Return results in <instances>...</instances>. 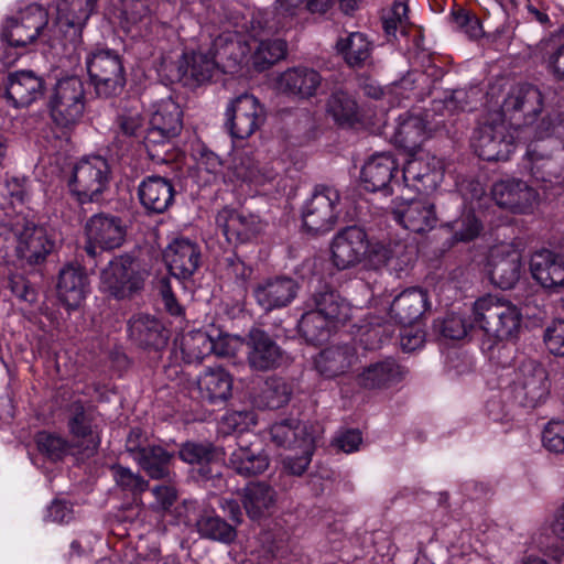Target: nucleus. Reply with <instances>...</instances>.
Instances as JSON below:
<instances>
[{
  "label": "nucleus",
  "instance_id": "nucleus-55",
  "mask_svg": "<svg viewBox=\"0 0 564 564\" xmlns=\"http://www.w3.org/2000/svg\"><path fill=\"white\" fill-rule=\"evenodd\" d=\"M471 326L473 325L463 315L456 313H451L443 319H438L434 323V328L443 337L453 340L463 339Z\"/></svg>",
  "mask_w": 564,
  "mask_h": 564
},
{
  "label": "nucleus",
  "instance_id": "nucleus-45",
  "mask_svg": "<svg viewBox=\"0 0 564 564\" xmlns=\"http://www.w3.org/2000/svg\"><path fill=\"white\" fill-rule=\"evenodd\" d=\"M325 110L339 126H351L358 118L356 99L347 91L337 89L332 91L325 104Z\"/></svg>",
  "mask_w": 564,
  "mask_h": 564
},
{
  "label": "nucleus",
  "instance_id": "nucleus-38",
  "mask_svg": "<svg viewBox=\"0 0 564 564\" xmlns=\"http://www.w3.org/2000/svg\"><path fill=\"white\" fill-rule=\"evenodd\" d=\"M427 305V292L421 288H410L394 297L390 315L402 325H411L422 316Z\"/></svg>",
  "mask_w": 564,
  "mask_h": 564
},
{
  "label": "nucleus",
  "instance_id": "nucleus-56",
  "mask_svg": "<svg viewBox=\"0 0 564 564\" xmlns=\"http://www.w3.org/2000/svg\"><path fill=\"white\" fill-rule=\"evenodd\" d=\"M111 471L116 485L122 490L137 495L148 489L149 482L140 474L133 473L128 467L113 465Z\"/></svg>",
  "mask_w": 564,
  "mask_h": 564
},
{
  "label": "nucleus",
  "instance_id": "nucleus-39",
  "mask_svg": "<svg viewBox=\"0 0 564 564\" xmlns=\"http://www.w3.org/2000/svg\"><path fill=\"white\" fill-rule=\"evenodd\" d=\"M357 361L355 348L336 345L323 349L315 358L316 370L326 378H335L348 371Z\"/></svg>",
  "mask_w": 564,
  "mask_h": 564
},
{
  "label": "nucleus",
  "instance_id": "nucleus-26",
  "mask_svg": "<svg viewBox=\"0 0 564 564\" xmlns=\"http://www.w3.org/2000/svg\"><path fill=\"white\" fill-rule=\"evenodd\" d=\"M164 259L173 276L178 280H187L199 268L202 252L196 242L186 238H178L167 246Z\"/></svg>",
  "mask_w": 564,
  "mask_h": 564
},
{
  "label": "nucleus",
  "instance_id": "nucleus-21",
  "mask_svg": "<svg viewBox=\"0 0 564 564\" xmlns=\"http://www.w3.org/2000/svg\"><path fill=\"white\" fill-rule=\"evenodd\" d=\"M247 362L256 371H268L279 367L283 351L263 329L253 327L245 338Z\"/></svg>",
  "mask_w": 564,
  "mask_h": 564
},
{
  "label": "nucleus",
  "instance_id": "nucleus-14",
  "mask_svg": "<svg viewBox=\"0 0 564 564\" xmlns=\"http://www.w3.org/2000/svg\"><path fill=\"white\" fill-rule=\"evenodd\" d=\"M104 291L116 299H126L143 286V278L132 257L124 254L109 261L100 273Z\"/></svg>",
  "mask_w": 564,
  "mask_h": 564
},
{
  "label": "nucleus",
  "instance_id": "nucleus-20",
  "mask_svg": "<svg viewBox=\"0 0 564 564\" xmlns=\"http://www.w3.org/2000/svg\"><path fill=\"white\" fill-rule=\"evenodd\" d=\"M404 376V367L394 358L387 357L360 368L355 376V382L364 390H386L401 382Z\"/></svg>",
  "mask_w": 564,
  "mask_h": 564
},
{
  "label": "nucleus",
  "instance_id": "nucleus-62",
  "mask_svg": "<svg viewBox=\"0 0 564 564\" xmlns=\"http://www.w3.org/2000/svg\"><path fill=\"white\" fill-rule=\"evenodd\" d=\"M408 7L402 2H395L389 13L383 18V29L388 35H394L398 30L405 32L408 24Z\"/></svg>",
  "mask_w": 564,
  "mask_h": 564
},
{
  "label": "nucleus",
  "instance_id": "nucleus-28",
  "mask_svg": "<svg viewBox=\"0 0 564 564\" xmlns=\"http://www.w3.org/2000/svg\"><path fill=\"white\" fill-rule=\"evenodd\" d=\"M403 180L419 193L432 192L443 180L442 163L435 158H412L404 164Z\"/></svg>",
  "mask_w": 564,
  "mask_h": 564
},
{
  "label": "nucleus",
  "instance_id": "nucleus-57",
  "mask_svg": "<svg viewBox=\"0 0 564 564\" xmlns=\"http://www.w3.org/2000/svg\"><path fill=\"white\" fill-rule=\"evenodd\" d=\"M36 445L42 454L54 462L62 459L68 451V444L64 438L47 432H40L36 435Z\"/></svg>",
  "mask_w": 564,
  "mask_h": 564
},
{
  "label": "nucleus",
  "instance_id": "nucleus-52",
  "mask_svg": "<svg viewBox=\"0 0 564 564\" xmlns=\"http://www.w3.org/2000/svg\"><path fill=\"white\" fill-rule=\"evenodd\" d=\"M332 324L313 308H307L299 321L297 326L306 341L317 344L327 339Z\"/></svg>",
  "mask_w": 564,
  "mask_h": 564
},
{
  "label": "nucleus",
  "instance_id": "nucleus-46",
  "mask_svg": "<svg viewBox=\"0 0 564 564\" xmlns=\"http://www.w3.org/2000/svg\"><path fill=\"white\" fill-rule=\"evenodd\" d=\"M196 528L203 538L221 543H230L237 536L235 527L214 511H204L196 521Z\"/></svg>",
  "mask_w": 564,
  "mask_h": 564
},
{
  "label": "nucleus",
  "instance_id": "nucleus-61",
  "mask_svg": "<svg viewBox=\"0 0 564 564\" xmlns=\"http://www.w3.org/2000/svg\"><path fill=\"white\" fill-rule=\"evenodd\" d=\"M543 446L553 453H564V421H550L542 433Z\"/></svg>",
  "mask_w": 564,
  "mask_h": 564
},
{
  "label": "nucleus",
  "instance_id": "nucleus-17",
  "mask_svg": "<svg viewBox=\"0 0 564 564\" xmlns=\"http://www.w3.org/2000/svg\"><path fill=\"white\" fill-rule=\"evenodd\" d=\"M299 292L297 282L286 275H276L258 281L252 295L257 304L270 312L290 305Z\"/></svg>",
  "mask_w": 564,
  "mask_h": 564
},
{
  "label": "nucleus",
  "instance_id": "nucleus-5",
  "mask_svg": "<svg viewBox=\"0 0 564 564\" xmlns=\"http://www.w3.org/2000/svg\"><path fill=\"white\" fill-rule=\"evenodd\" d=\"M110 166L99 155L87 156L77 162L68 182L70 193L79 204L98 202L108 187Z\"/></svg>",
  "mask_w": 564,
  "mask_h": 564
},
{
  "label": "nucleus",
  "instance_id": "nucleus-27",
  "mask_svg": "<svg viewBox=\"0 0 564 564\" xmlns=\"http://www.w3.org/2000/svg\"><path fill=\"white\" fill-rule=\"evenodd\" d=\"M129 338L140 348L161 350L169 341V332L154 316L133 315L128 322Z\"/></svg>",
  "mask_w": 564,
  "mask_h": 564
},
{
  "label": "nucleus",
  "instance_id": "nucleus-9",
  "mask_svg": "<svg viewBox=\"0 0 564 564\" xmlns=\"http://www.w3.org/2000/svg\"><path fill=\"white\" fill-rule=\"evenodd\" d=\"M510 388L513 400L518 404L535 408L549 395V373L536 360H523L514 370Z\"/></svg>",
  "mask_w": 564,
  "mask_h": 564
},
{
  "label": "nucleus",
  "instance_id": "nucleus-59",
  "mask_svg": "<svg viewBox=\"0 0 564 564\" xmlns=\"http://www.w3.org/2000/svg\"><path fill=\"white\" fill-rule=\"evenodd\" d=\"M468 95L464 89H455L445 93L443 98L434 99L432 102V111L444 116L446 112L453 113L458 110H464L468 104Z\"/></svg>",
  "mask_w": 564,
  "mask_h": 564
},
{
  "label": "nucleus",
  "instance_id": "nucleus-18",
  "mask_svg": "<svg viewBox=\"0 0 564 564\" xmlns=\"http://www.w3.org/2000/svg\"><path fill=\"white\" fill-rule=\"evenodd\" d=\"M216 224L227 241L241 245L251 241L262 230L258 216L243 209L224 207L216 216Z\"/></svg>",
  "mask_w": 564,
  "mask_h": 564
},
{
  "label": "nucleus",
  "instance_id": "nucleus-31",
  "mask_svg": "<svg viewBox=\"0 0 564 564\" xmlns=\"http://www.w3.org/2000/svg\"><path fill=\"white\" fill-rule=\"evenodd\" d=\"M138 196L148 213L162 214L173 204L175 189L171 180L151 175L139 184Z\"/></svg>",
  "mask_w": 564,
  "mask_h": 564
},
{
  "label": "nucleus",
  "instance_id": "nucleus-33",
  "mask_svg": "<svg viewBox=\"0 0 564 564\" xmlns=\"http://www.w3.org/2000/svg\"><path fill=\"white\" fill-rule=\"evenodd\" d=\"M196 390L202 401L210 404L225 402L231 397L232 377L223 367H208L196 379Z\"/></svg>",
  "mask_w": 564,
  "mask_h": 564
},
{
  "label": "nucleus",
  "instance_id": "nucleus-44",
  "mask_svg": "<svg viewBox=\"0 0 564 564\" xmlns=\"http://www.w3.org/2000/svg\"><path fill=\"white\" fill-rule=\"evenodd\" d=\"M174 454L160 445H147L141 455L137 456V463L152 479H164L170 476V467Z\"/></svg>",
  "mask_w": 564,
  "mask_h": 564
},
{
  "label": "nucleus",
  "instance_id": "nucleus-1",
  "mask_svg": "<svg viewBox=\"0 0 564 564\" xmlns=\"http://www.w3.org/2000/svg\"><path fill=\"white\" fill-rule=\"evenodd\" d=\"M2 37L13 47H26L37 39H43L51 46L64 43L61 34L54 33V24L48 25L46 9L36 3L26 6L8 19Z\"/></svg>",
  "mask_w": 564,
  "mask_h": 564
},
{
  "label": "nucleus",
  "instance_id": "nucleus-53",
  "mask_svg": "<svg viewBox=\"0 0 564 564\" xmlns=\"http://www.w3.org/2000/svg\"><path fill=\"white\" fill-rule=\"evenodd\" d=\"M180 458L191 465H199V473L203 478H209L210 469L206 467L214 458V447L212 444L186 442L178 452Z\"/></svg>",
  "mask_w": 564,
  "mask_h": 564
},
{
  "label": "nucleus",
  "instance_id": "nucleus-63",
  "mask_svg": "<svg viewBox=\"0 0 564 564\" xmlns=\"http://www.w3.org/2000/svg\"><path fill=\"white\" fill-rule=\"evenodd\" d=\"M117 126L122 135L131 138L142 128L143 119L137 109L124 110L117 117Z\"/></svg>",
  "mask_w": 564,
  "mask_h": 564
},
{
  "label": "nucleus",
  "instance_id": "nucleus-36",
  "mask_svg": "<svg viewBox=\"0 0 564 564\" xmlns=\"http://www.w3.org/2000/svg\"><path fill=\"white\" fill-rule=\"evenodd\" d=\"M306 308H313L333 324H343L350 318V305L328 286L315 291L305 302Z\"/></svg>",
  "mask_w": 564,
  "mask_h": 564
},
{
  "label": "nucleus",
  "instance_id": "nucleus-58",
  "mask_svg": "<svg viewBox=\"0 0 564 564\" xmlns=\"http://www.w3.org/2000/svg\"><path fill=\"white\" fill-rule=\"evenodd\" d=\"M316 444L313 443L312 436H306L303 446L299 448L301 451L300 456H286L283 458L284 469L294 476L303 475L311 463Z\"/></svg>",
  "mask_w": 564,
  "mask_h": 564
},
{
  "label": "nucleus",
  "instance_id": "nucleus-23",
  "mask_svg": "<svg viewBox=\"0 0 564 564\" xmlns=\"http://www.w3.org/2000/svg\"><path fill=\"white\" fill-rule=\"evenodd\" d=\"M6 98L15 108L28 107L39 100L45 90L44 80L35 72H11L4 82Z\"/></svg>",
  "mask_w": 564,
  "mask_h": 564
},
{
  "label": "nucleus",
  "instance_id": "nucleus-32",
  "mask_svg": "<svg viewBox=\"0 0 564 564\" xmlns=\"http://www.w3.org/2000/svg\"><path fill=\"white\" fill-rule=\"evenodd\" d=\"M530 271L543 288H564V256L542 249L530 260Z\"/></svg>",
  "mask_w": 564,
  "mask_h": 564
},
{
  "label": "nucleus",
  "instance_id": "nucleus-16",
  "mask_svg": "<svg viewBox=\"0 0 564 564\" xmlns=\"http://www.w3.org/2000/svg\"><path fill=\"white\" fill-rule=\"evenodd\" d=\"M264 121L263 108L251 95H241L237 97L227 109L226 126L235 139H247Z\"/></svg>",
  "mask_w": 564,
  "mask_h": 564
},
{
  "label": "nucleus",
  "instance_id": "nucleus-50",
  "mask_svg": "<svg viewBox=\"0 0 564 564\" xmlns=\"http://www.w3.org/2000/svg\"><path fill=\"white\" fill-rule=\"evenodd\" d=\"M293 394V387L283 378L270 377L265 380L260 399L268 409H280L286 405Z\"/></svg>",
  "mask_w": 564,
  "mask_h": 564
},
{
  "label": "nucleus",
  "instance_id": "nucleus-7",
  "mask_svg": "<svg viewBox=\"0 0 564 564\" xmlns=\"http://www.w3.org/2000/svg\"><path fill=\"white\" fill-rule=\"evenodd\" d=\"M183 127L182 110L172 99L165 98L153 106L149 128L143 138L144 147L152 159H160L159 148H164L178 135Z\"/></svg>",
  "mask_w": 564,
  "mask_h": 564
},
{
  "label": "nucleus",
  "instance_id": "nucleus-24",
  "mask_svg": "<svg viewBox=\"0 0 564 564\" xmlns=\"http://www.w3.org/2000/svg\"><path fill=\"white\" fill-rule=\"evenodd\" d=\"M491 196L498 206L513 213H527L538 199L536 191L519 178H506L494 183Z\"/></svg>",
  "mask_w": 564,
  "mask_h": 564
},
{
  "label": "nucleus",
  "instance_id": "nucleus-42",
  "mask_svg": "<svg viewBox=\"0 0 564 564\" xmlns=\"http://www.w3.org/2000/svg\"><path fill=\"white\" fill-rule=\"evenodd\" d=\"M336 51L351 68L364 67L371 58L372 42L362 32H349L340 35L336 42Z\"/></svg>",
  "mask_w": 564,
  "mask_h": 564
},
{
  "label": "nucleus",
  "instance_id": "nucleus-25",
  "mask_svg": "<svg viewBox=\"0 0 564 564\" xmlns=\"http://www.w3.org/2000/svg\"><path fill=\"white\" fill-rule=\"evenodd\" d=\"M392 215L397 223L415 234L429 231L437 223L435 206L426 199L401 200L397 203Z\"/></svg>",
  "mask_w": 564,
  "mask_h": 564
},
{
  "label": "nucleus",
  "instance_id": "nucleus-48",
  "mask_svg": "<svg viewBox=\"0 0 564 564\" xmlns=\"http://www.w3.org/2000/svg\"><path fill=\"white\" fill-rule=\"evenodd\" d=\"M213 338L205 332L194 330L183 335L181 351L187 364L200 362L213 351Z\"/></svg>",
  "mask_w": 564,
  "mask_h": 564
},
{
  "label": "nucleus",
  "instance_id": "nucleus-22",
  "mask_svg": "<svg viewBox=\"0 0 564 564\" xmlns=\"http://www.w3.org/2000/svg\"><path fill=\"white\" fill-rule=\"evenodd\" d=\"M368 238L366 231L358 226H348L333 239L332 257L339 270H345L362 261L367 252Z\"/></svg>",
  "mask_w": 564,
  "mask_h": 564
},
{
  "label": "nucleus",
  "instance_id": "nucleus-64",
  "mask_svg": "<svg viewBox=\"0 0 564 564\" xmlns=\"http://www.w3.org/2000/svg\"><path fill=\"white\" fill-rule=\"evenodd\" d=\"M455 238L459 241H470L476 238L481 229V225L473 214L464 215L455 223Z\"/></svg>",
  "mask_w": 564,
  "mask_h": 564
},
{
  "label": "nucleus",
  "instance_id": "nucleus-41",
  "mask_svg": "<svg viewBox=\"0 0 564 564\" xmlns=\"http://www.w3.org/2000/svg\"><path fill=\"white\" fill-rule=\"evenodd\" d=\"M398 164L389 153L373 154L361 170V182L365 189L377 192L384 189L392 181Z\"/></svg>",
  "mask_w": 564,
  "mask_h": 564
},
{
  "label": "nucleus",
  "instance_id": "nucleus-47",
  "mask_svg": "<svg viewBox=\"0 0 564 564\" xmlns=\"http://www.w3.org/2000/svg\"><path fill=\"white\" fill-rule=\"evenodd\" d=\"M403 248V245L391 241L368 240L367 252L362 257L364 267L368 270H381L389 265Z\"/></svg>",
  "mask_w": 564,
  "mask_h": 564
},
{
  "label": "nucleus",
  "instance_id": "nucleus-2",
  "mask_svg": "<svg viewBox=\"0 0 564 564\" xmlns=\"http://www.w3.org/2000/svg\"><path fill=\"white\" fill-rule=\"evenodd\" d=\"M522 314L508 300L488 295L474 304V322L486 335L497 340L516 338L521 327Z\"/></svg>",
  "mask_w": 564,
  "mask_h": 564
},
{
  "label": "nucleus",
  "instance_id": "nucleus-34",
  "mask_svg": "<svg viewBox=\"0 0 564 564\" xmlns=\"http://www.w3.org/2000/svg\"><path fill=\"white\" fill-rule=\"evenodd\" d=\"M270 465L267 453L253 444L239 443L227 459V466L241 477L263 474Z\"/></svg>",
  "mask_w": 564,
  "mask_h": 564
},
{
  "label": "nucleus",
  "instance_id": "nucleus-13",
  "mask_svg": "<svg viewBox=\"0 0 564 564\" xmlns=\"http://www.w3.org/2000/svg\"><path fill=\"white\" fill-rule=\"evenodd\" d=\"M87 242L85 251L95 258L100 250H112L120 248L127 236L124 220L116 215L99 213L93 215L85 225Z\"/></svg>",
  "mask_w": 564,
  "mask_h": 564
},
{
  "label": "nucleus",
  "instance_id": "nucleus-6",
  "mask_svg": "<svg viewBox=\"0 0 564 564\" xmlns=\"http://www.w3.org/2000/svg\"><path fill=\"white\" fill-rule=\"evenodd\" d=\"M86 67L95 91L100 97L119 95L126 85L120 56L112 50L98 48L86 57Z\"/></svg>",
  "mask_w": 564,
  "mask_h": 564
},
{
  "label": "nucleus",
  "instance_id": "nucleus-49",
  "mask_svg": "<svg viewBox=\"0 0 564 564\" xmlns=\"http://www.w3.org/2000/svg\"><path fill=\"white\" fill-rule=\"evenodd\" d=\"M285 54V41L281 39H261L254 47L252 63L256 69L264 70L282 59Z\"/></svg>",
  "mask_w": 564,
  "mask_h": 564
},
{
  "label": "nucleus",
  "instance_id": "nucleus-3",
  "mask_svg": "<svg viewBox=\"0 0 564 564\" xmlns=\"http://www.w3.org/2000/svg\"><path fill=\"white\" fill-rule=\"evenodd\" d=\"M17 242L15 253L30 265L44 262L53 251L55 241L47 229L26 217H17L6 225Z\"/></svg>",
  "mask_w": 564,
  "mask_h": 564
},
{
  "label": "nucleus",
  "instance_id": "nucleus-8",
  "mask_svg": "<svg viewBox=\"0 0 564 564\" xmlns=\"http://www.w3.org/2000/svg\"><path fill=\"white\" fill-rule=\"evenodd\" d=\"M543 111L541 90L528 83L516 84L506 94L501 115L514 129L531 126Z\"/></svg>",
  "mask_w": 564,
  "mask_h": 564
},
{
  "label": "nucleus",
  "instance_id": "nucleus-37",
  "mask_svg": "<svg viewBox=\"0 0 564 564\" xmlns=\"http://www.w3.org/2000/svg\"><path fill=\"white\" fill-rule=\"evenodd\" d=\"M95 411L91 406H85L82 402H73L69 406L68 429L75 438L86 441L84 453L94 455L100 444L98 434L93 429Z\"/></svg>",
  "mask_w": 564,
  "mask_h": 564
},
{
  "label": "nucleus",
  "instance_id": "nucleus-54",
  "mask_svg": "<svg viewBox=\"0 0 564 564\" xmlns=\"http://www.w3.org/2000/svg\"><path fill=\"white\" fill-rule=\"evenodd\" d=\"M541 58L546 68L558 79H564V44L557 46L552 39L539 44Z\"/></svg>",
  "mask_w": 564,
  "mask_h": 564
},
{
  "label": "nucleus",
  "instance_id": "nucleus-43",
  "mask_svg": "<svg viewBox=\"0 0 564 564\" xmlns=\"http://www.w3.org/2000/svg\"><path fill=\"white\" fill-rule=\"evenodd\" d=\"M218 63L215 61V55L212 51L207 53H193L185 55L183 62L178 66L181 79L186 85H200L208 82Z\"/></svg>",
  "mask_w": 564,
  "mask_h": 564
},
{
  "label": "nucleus",
  "instance_id": "nucleus-19",
  "mask_svg": "<svg viewBox=\"0 0 564 564\" xmlns=\"http://www.w3.org/2000/svg\"><path fill=\"white\" fill-rule=\"evenodd\" d=\"M522 270L521 254L509 245L496 246L490 250L488 273L492 284L502 290L512 289Z\"/></svg>",
  "mask_w": 564,
  "mask_h": 564
},
{
  "label": "nucleus",
  "instance_id": "nucleus-4",
  "mask_svg": "<svg viewBox=\"0 0 564 564\" xmlns=\"http://www.w3.org/2000/svg\"><path fill=\"white\" fill-rule=\"evenodd\" d=\"M85 106V84L78 76L57 80L50 98V113L55 124L73 128L83 118Z\"/></svg>",
  "mask_w": 564,
  "mask_h": 564
},
{
  "label": "nucleus",
  "instance_id": "nucleus-12",
  "mask_svg": "<svg viewBox=\"0 0 564 564\" xmlns=\"http://www.w3.org/2000/svg\"><path fill=\"white\" fill-rule=\"evenodd\" d=\"M97 0H56L54 33L61 34L63 46L76 51L83 40L82 32L93 13Z\"/></svg>",
  "mask_w": 564,
  "mask_h": 564
},
{
  "label": "nucleus",
  "instance_id": "nucleus-29",
  "mask_svg": "<svg viewBox=\"0 0 564 564\" xmlns=\"http://www.w3.org/2000/svg\"><path fill=\"white\" fill-rule=\"evenodd\" d=\"M322 82L323 78L316 69L296 66L281 73L276 85L279 90L286 95L308 99L317 94Z\"/></svg>",
  "mask_w": 564,
  "mask_h": 564
},
{
  "label": "nucleus",
  "instance_id": "nucleus-30",
  "mask_svg": "<svg viewBox=\"0 0 564 564\" xmlns=\"http://www.w3.org/2000/svg\"><path fill=\"white\" fill-rule=\"evenodd\" d=\"M323 434L318 423H303L296 419H285L275 422L270 427L271 440L278 445L286 448H300L303 446L306 436H312L313 443H317Z\"/></svg>",
  "mask_w": 564,
  "mask_h": 564
},
{
  "label": "nucleus",
  "instance_id": "nucleus-51",
  "mask_svg": "<svg viewBox=\"0 0 564 564\" xmlns=\"http://www.w3.org/2000/svg\"><path fill=\"white\" fill-rule=\"evenodd\" d=\"M397 143L409 152H415L425 140V128L421 119L409 117L399 123L395 131Z\"/></svg>",
  "mask_w": 564,
  "mask_h": 564
},
{
  "label": "nucleus",
  "instance_id": "nucleus-11",
  "mask_svg": "<svg viewBox=\"0 0 564 564\" xmlns=\"http://www.w3.org/2000/svg\"><path fill=\"white\" fill-rule=\"evenodd\" d=\"M340 195L328 185H317L302 209L303 225L307 231L319 234L333 229L337 217Z\"/></svg>",
  "mask_w": 564,
  "mask_h": 564
},
{
  "label": "nucleus",
  "instance_id": "nucleus-60",
  "mask_svg": "<svg viewBox=\"0 0 564 564\" xmlns=\"http://www.w3.org/2000/svg\"><path fill=\"white\" fill-rule=\"evenodd\" d=\"M544 344L550 354L564 356V319L552 321L544 329Z\"/></svg>",
  "mask_w": 564,
  "mask_h": 564
},
{
  "label": "nucleus",
  "instance_id": "nucleus-15",
  "mask_svg": "<svg viewBox=\"0 0 564 564\" xmlns=\"http://www.w3.org/2000/svg\"><path fill=\"white\" fill-rule=\"evenodd\" d=\"M473 144L477 155L486 161H506L516 148L513 132L505 120H491L480 126Z\"/></svg>",
  "mask_w": 564,
  "mask_h": 564
},
{
  "label": "nucleus",
  "instance_id": "nucleus-35",
  "mask_svg": "<svg viewBox=\"0 0 564 564\" xmlns=\"http://www.w3.org/2000/svg\"><path fill=\"white\" fill-rule=\"evenodd\" d=\"M88 288V278L79 265L67 264L58 275V297L68 310H76L83 303Z\"/></svg>",
  "mask_w": 564,
  "mask_h": 564
},
{
  "label": "nucleus",
  "instance_id": "nucleus-10",
  "mask_svg": "<svg viewBox=\"0 0 564 564\" xmlns=\"http://www.w3.org/2000/svg\"><path fill=\"white\" fill-rule=\"evenodd\" d=\"M549 144H531L527 151L528 167L532 178L544 189L564 182V148L558 141Z\"/></svg>",
  "mask_w": 564,
  "mask_h": 564
},
{
  "label": "nucleus",
  "instance_id": "nucleus-40",
  "mask_svg": "<svg viewBox=\"0 0 564 564\" xmlns=\"http://www.w3.org/2000/svg\"><path fill=\"white\" fill-rule=\"evenodd\" d=\"M242 505L251 520H259L272 512L276 502V491L264 481L248 484L242 489Z\"/></svg>",
  "mask_w": 564,
  "mask_h": 564
}]
</instances>
